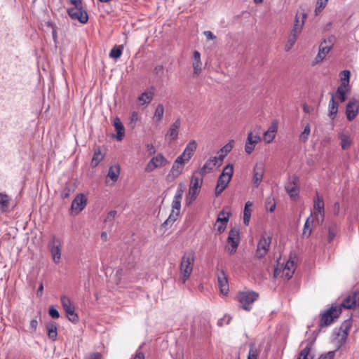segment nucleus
I'll use <instances>...</instances> for the list:
<instances>
[{
  "label": "nucleus",
  "instance_id": "1",
  "mask_svg": "<svg viewBox=\"0 0 359 359\" xmlns=\"http://www.w3.org/2000/svg\"><path fill=\"white\" fill-rule=\"evenodd\" d=\"M351 327V319H347L343 322L338 329H335L333 333L332 341L336 344V349L322 354L318 359H334L335 352L345 344Z\"/></svg>",
  "mask_w": 359,
  "mask_h": 359
},
{
  "label": "nucleus",
  "instance_id": "2",
  "mask_svg": "<svg viewBox=\"0 0 359 359\" xmlns=\"http://www.w3.org/2000/svg\"><path fill=\"white\" fill-rule=\"evenodd\" d=\"M186 189L184 183L180 182L177 185V188L172 202V211L168 218L163 223L162 226H165L172 225L177 219L181 209V203L182 196Z\"/></svg>",
  "mask_w": 359,
  "mask_h": 359
},
{
  "label": "nucleus",
  "instance_id": "3",
  "mask_svg": "<svg viewBox=\"0 0 359 359\" xmlns=\"http://www.w3.org/2000/svg\"><path fill=\"white\" fill-rule=\"evenodd\" d=\"M194 261L195 254L193 251H187L184 253L180 264V280L182 283H185L190 278L193 271Z\"/></svg>",
  "mask_w": 359,
  "mask_h": 359
},
{
  "label": "nucleus",
  "instance_id": "4",
  "mask_svg": "<svg viewBox=\"0 0 359 359\" xmlns=\"http://www.w3.org/2000/svg\"><path fill=\"white\" fill-rule=\"evenodd\" d=\"M233 173V166L232 164H228L224 167L222 172L219 176L217 186L215 187V194L216 196H219L226 189L229 183Z\"/></svg>",
  "mask_w": 359,
  "mask_h": 359
},
{
  "label": "nucleus",
  "instance_id": "5",
  "mask_svg": "<svg viewBox=\"0 0 359 359\" xmlns=\"http://www.w3.org/2000/svg\"><path fill=\"white\" fill-rule=\"evenodd\" d=\"M259 294L255 291H243L238 294L239 306L245 311H250L252 304L257 300Z\"/></svg>",
  "mask_w": 359,
  "mask_h": 359
},
{
  "label": "nucleus",
  "instance_id": "6",
  "mask_svg": "<svg viewBox=\"0 0 359 359\" xmlns=\"http://www.w3.org/2000/svg\"><path fill=\"white\" fill-rule=\"evenodd\" d=\"M203 184V177H199L195 174L192 175L188 194L186 196V201L188 205L191 204L196 198L199 194L200 189Z\"/></svg>",
  "mask_w": 359,
  "mask_h": 359
},
{
  "label": "nucleus",
  "instance_id": "7",
  "mask_svg": "<svg viewBox=\"0 0 359 359\" xmlns=\"http://www.w3.org/2000/svg\"><path fill=\"white\" fill-rule=\"evenodd\" d=\"M340 306H332L321 313V318L319 327H323L330 325L335 318H337L341 313Z\"/></svg>",
  "mask_w": 359,
  "mask_h": 359
},
{
  "label": "nucleus",
  "instance_id": "8",
  "mask_svg": "<svg viewBox=\"0 0 359 359\" xmlns=\"http://www.w3.org/2000/svg\"><path fill=\"white\" fill-rule=\"evenodd\" d=\"M53 261L57 264L60 262L62 255V243L60 238L53 236L48 245Z\"/></svg>",
  "mask_w": 359,
  "mask_h": 359
},
{
  "label": "nucleus",
  "instance_id": "9",
  "mask_svg": "<svg viewBox=\"0 0 359 359\" xmlns=\"http://www.w3.org/2000/svg\"><path fill=\"white\" fill-rule=\"evenodd\" d=\"M334 45V39L333 37H329L327 39H325L319 46V51L316 57H315V64H318L321 62L327 54L330 51Z\"/></svg>",
  "mask_w": 359,
  "mask_h": 359
},
{
  "label": "nucleus",
  "instance_id": "10",
  "mask_svg": "<svg viewBox=\"0 0 359 359\" xmlns=\"http://www.w3.org/2000/svg\"><path fill=\"white\" fill-rule=\"evenodd\" d=\"M271 236H268L266 233L262 234L257 243L256 257L258 258L264 257L268 252L271 243Z\"/></svg>",
  "mask_w": 359,
  "mask_h": 359
},
{
  "label": "nucleus",
  "instance_id": "11",
  "mask_svg": "<svg viewBox=\"0 0 359 359\" xmlns=\"http://www.w3.org/2000/svg\"><path fill=\"white\" fill-rule=\"evenodd\" d=\"M325 203L322 196L316 194V197L313 200L314 216L318 224H322L325 218Z\"/></svg>",
  "mask_w": 359,
  "mask_h": 359
},
{
  "label": "nucleus",
  "instance_id": "12",
  "mask_svg": "<svg viewBox=\"0 0 359 359\" xmlns=\"http://www.w3.org/2000/svg\"><path fill=\"white\" fill-rule=\"evenodd\" d=\"M60 301L69 320L72 323L78 322L79 316L75 313L74 306L72 304L70 299L63 295L61 297Z\"/></svg>",
  "mask_w": 359,
  "mask_h": 359
},
{
  "label": "nucleus",
  "instance_id": "13",
  "mask_svg": "<svg viewBox=\"0 0 359 359\" xmlns=\"http://www.w3.org/2000/svg\"><path fill=\"white\" fill-rule=\"evenodd\" d=\"M240 242L239 231L236 228L231 229L229 232L227 238L228 245L226 250L231 254H234Z\"/></svg>",
  "mask_w": 359,
  "mask_h": 359
},
{
  "label": "nucleus",
  "instance_id": "14",
  "mask_svg": "<svg viewBox=\"0 0 359 359\" xmlns=\"http://www.w3.org/2000/svg\"><path fill=\"white\" fill-rule=\"evenodd\" d=\"M295 271L294 262L290 259L287 261L282 269L276 268L274 270L275 277L285 278L286 280L290 279Z\"/></svg>",
  "mask_w": 359,
  "mask_h": 359
},
{
  "label": "nucleus",
  "instance_id": "15",
  "mask_svg": "<svg viewBox=\"0 0 359 359\" xmlns=\"http://www.w3.org/2000/svg\"><path fill=\"white\" fill-rule=\"evenodd\" d=\"M67 13L72 20H77L82 24H86L88 20L87 12L81 6H74L67 9Z\"/></svg>",
  "mask_w": 359,
  "mask_h": 359
},
{
  "label": "nucleus",
  "instance_id": "16",
  "mask_svg": "<svg viewBox=\"0 0 359 359\" xmlns=\"http://www.w3.org/2000/svg\"><path fill=\"white\" fill-rule=\"evenodd\" d=\"M168 163V161L165 158V156L162 154H158L148 162L145 167V172H151L156 168L163 167Z\"/></svg>",
  "mask_w": 359,
  "mask_h": 359
},
{
  "label": "nucleus",
  "instance_id": "17",
  "mask_svg": "<svg viewBox=\"0 0 359 359\" xmlns=\"http://www.w3.org/2000/svg\"><path fill=\"white\" fill-rule=\"evenodd\" d=\"M359 306V291L355 290L348 294L342 301L340 307L351 309Z\"/></svg>",
  "mask_w": 359,
  "mask_h": 359
},
{
  "label": "nucleus",
  "instance_id": "18",
  "mask_svg": "<svg viewBox=\"0 0 359 359\" xmlns=\"http://www.w3.org/2000/svg\"><path fill=\"white\" fill-rule=\"evenodd\" d=\"M184 167V163L178 161L177 159H175L172 164L171 170L166 176V180L169 182L175 181V180L177 178L180 176V175L182 172Z\"/></svg>",
  "mask_w": 359,
  "mask_h": 359
},
{
  "label": "nucleus",
  "instance_id": "19",
  "mask_svg": "<svg viewBox=\"0 0 359 359\" xmlns=\"http://www.w3.org/2000/svg\"><path fill=\"white\" fill-rule=\"evenodd\" d=\"M229 216L230 213L225 212L224 210L219 213L215 226L219 233L225 231L229 219Z\"/></svg>",
  "mask_w": 359,
  "mask_h": 359
},
{
  "label": "nucleus",
  "instance_id": "20",
  "mask_svg": "<svg viewBox=\"0 0 359 359\" xmlns=\"http://www.w3.org/2000/svg\"><path fill=\"white\" fill-rule=\"evenodd\" d=\"M358 101L355 98H351L346 105V114L348 121L353 120L358 113Z\"/></svg>",
  "mask_w": 359,
  "mask_h": 359
},
{
  "label": "nucleus",
  "instance_id": "21",
  "mask_svg": "<svg viewBox=\"0 0 359 359\" xmlns=\"http://www.w3.org/2000/svg\"><path fill=\"white\" fill-rule=\"evenodd\" d=\"M307 17L306 13H301L299 12L296 14L294 23L293 28L292 29L290 33H292L293 34L298 35L302 32V28L304 27L305 20Z\"/></svg>",
  "mask_w": 359,
  "mask_h": 359
},
{
  "label": "nucleus",
  "instance_id": "22",
  "mask_svg": "<svg viewBox=\"0 0 359 359\" xmlns=\"http://www.w3.org/2000/svg\"><path fill=\"white\" fill-rule=\"evenodd\" d=\"M261 141V137L257 135H253L250 132L245 142V151L248 154H250L255 149V144Z\"/></svg>",
  "mask_w": 359,
  "mask_h": 359
},
{
  "label": "nucleus",
  "instance_id": "23",
  "mask_svg": "<svg viewBox=\"0 0 359 359\" xmlns=\"http://www.w3.org/2000/svg\"><path fill=\"white\" fill-rule=\"evenodd\" d=\"M181 126V120L180 118H177L174 123L170 126L166 135L165 138L169 139L170 141L175 140L178 137L179 129Z\"/></svg>",
  "mask_w": 359,
  "mask_h": 359
},
{
  "label": "nucleus",
  "instance_id": "24",
  "mask_svg": "<svg viewBox=\"0 0 359 359\" xmlns=\"http://www.w3.org/2000/svg\"><path fill=\"white\" fill-rule=\"evenodd\" d=\"M264 174V168L262 163H257L253 169V184L257 188L262 181Z\"/></svg>",
  "mask_w": 359,
  "mask_h": 359
},
{
  "label": "nucleus",
  "instance_id": "25",
  "mask_svg": "<svg viewBox=\"0 0 359 359\" xmlns=\"http://www.w3.org/2000/svg\"><path fill=\"white\" fill-rule=\"evenodd\" d=\"M218 285L220 289V292L223 295H226L229 292V282L226 273L224 271H221L217 274Z\"/></svg>",
  "mask_w": 359,
  "mask_h": 359
},
{
  "label": "nucleus",
  "instance_id": "26",
  "mask_svg": "<svg viewBox=\"0 0 359 359\" xmlns=\"http://www.w3.org/2000/svg\"><path fill=\"white\" fill-rule=\"evenodd\" d=\"M87 199L83 194L77 195L72 203L71 208L77 213L82 211L86 205Z\"/></svg>",
  "mask_w": 359,
  "mask_h": 359
},
{
  "label": "nucleus",
  "instance_id": "27",
  "mask_svg": "<svg viewBox=\"0 0 359 359\" xmlns=\"http://www.w3.org/2000/svg\"><path fill=\"white\" fill-rule=\"evenodd\" d=\"M299 178L297 176H293L285 184V190L291 198H294L298 195L297 184Z\"/></svg>",
  "mask_w": 359,
  "mask_h": 359
},
{
  "label": "nucleus",
  "instance_id": "28",
  "mask_svg": "<svg viewBox=\"0 0 359 359\" xmlns=\"http://www.w3.org/2000/svg\"><path fill=\"white\" fill-rule=\"evenodd\" d=\"M278 130V123L274 121L271 123L268 130L264 133V140L266 143H271L275 138Z\"/></svg>",
  "mask_w": 359,
  "mask_h": 359
},
{
  "label": "nucleus",
  "instance_id": "29",
  "mask_svg": "<svg viewBox=\"0 0 359 359\" xmlns=\"http://www.w3.org/2000/svg\"><path fill=\"white\" fill-rule=\"evenodd\" d=\"M217 164V157L214 156L212 158H209L203 165V166L200 170V174L201 176L205 175L207 173L210 172L215 166Z\"/></svg>",
  "mask_w": 359,
  "mask_h": 359
},
{
  "label": "nucleus",
  "instance_id": "30",
  "mask_svg": "<svg viewBox=\"0 0 359 359\" xmlns=\"http://www.w3.org/2000/svg\"><path fill=\"white\" fill-rule=\"evenodd\" d=\"M201 53L198 50H194L193 53V62L192 66L194 68V74L196 76H198L201 72Z\"/></svg>",
  "mask_w": 359,
  "mask_h": 359
},
{
  "label": "nucleus",
  "instance_id": "31",
  "mask_svg": "<svg viewBox=\"0 0 359 359\" xmlns=\"http://www.w3.org/2000/svg\"><path fill=\"white\" fill-rule=\"evenodd\" d=\"M114 126L116 130L115 138L117 141H121L125 135V128L118 117L114 119Z\"/></svg>",
  "mask_w": 359,
  "mask_h": 359
},
{
  "label": "nucleus",
  "instance_id": "32",
  "mask_svg": "<svg viewBox=\"0 0 359 359\" xmlns=\"http://www.w3.org/2000/svg\"><path fill=\"white\" fill-rule=\"evenodd\" d=\"M46 328L48 338L53 341H55L57 337V324L55 322H48L46 325Z\"/></svg>",
  "mask_w": 359,
  "mask_h": 359
},
{
  "label": "nucleus",
  "instance_id": "33",
  "mask_svg": "<svg viewBox=\"0 0 359 359\" xmlns=\"http://www.w3.org/2000/svg\"><path fill=\"white\" fill-rule=\"evenodd\" d=\"M11 197L5 193H0V210L6 212L9 210Z\"/></svg>",
  "mask_w": 359,
  "mask_h": 359
},
{
  "label": "nucleus",
  "instance_id": "34",
  "mask_svg": "<svg viewBox=\"0 0 359 359\" xmlns=\"http://www.w3.org/2000/svg\"><path fill=\"white\" fill-rule=\"evenodd\" d=\"M329 116L330 118L334 119L338 112L339 104L334 100V95L332 94V97L329 102Z\"/></svg>",
  "mask_w": 359,
  "mask_h": 359
},
{
  "label": "nucleus",
  "instance_id": "35",
  "mask_svg": "<svg viewBox=\"0 0 359 359\" xmlns=\"http://www.w3.org/2000/svg\"><path fill=\"white\" fill-rule=\"evenodd\" d=\"M252 206V203L248 201L245 204L243 210V223L245 225L248 226L250 221L252 210L250 208Z\"/></svg>",
  "mask_w": 359,
  "mask_h": 359
},
{
  "label": "nucleus",
  "instance_id": "36",
  "mask_svg": "<svg viewBox=\"0 0 359 359\" xmlns=\"http://www.w3.org/2000/svg\"><path fill=\"white\" fill-rule=\"evenodd\" d=\"M154 97V93L151 91L144 92L138 97V102L140 105L147 104L151 102Z\"/></svg>",
  "mask_w": 359,
  "mask_h": 359
},
{
  "label": "nucleus",
  "instance_id": "37",
  "mask_svg": "<svg viewBox=\"0 0 359 359\" xmlns=\"http://www.w3.org/2000/svg\"><path fill=\"white\" fill-rule=\"evenodd\" d=\"M120 174V166L114 165L109 168L107 177H109L113 182H116L118 179Z\"/></svg>",
  "mask_w": 359,
  "mask_h": 359
},
{
  "label": "nucleus",
  "instance_id": "38",
  "mask_svg": "<svg viewBox=\"0 0 359 359\" xmlns=\"http://www.w3.org/2000/svg\"><path fill=\"white\" fill-rule=\"evenodd\" d=\"M350 77H351V72L349 70H344L340 74V78L341 83L339 86L341 87H345V88H351L349 85L350 81Z\"/></svg>",
  "mask_w": 359,
  "mask_h": 359
},
{
  "label": "nucleus",
  "instance_id": "39",
  "mask_svg": "<svg viewBox=\"0 0 359 359\" xmlns=\"http://www.w3.org/2000/svg\"><path fill=\"white\" fill-rule=\"evenodd\" d=\"M104 155L101 153L100 149H96L94 151L93 156L91 161V165L93 167H96L98 164L103 160Z\"/></svg>",
  "mask_w": 359,
  "mask_h": 359
},
{
  "label": "nucleus",
  "instance_id": "40",
  "mask_svg": "<svg viewBox=\"0 0 359 359\" xmlns=\"http://www.w3.org/2000/svg\"><path fill=\"white\" fill-rule=\"evenodd\" d=\"M351 91V88H345L339 86L337 90V95L339 97V100L344 102L346 100V94Z\"/></svg>",
  "mask_w": 359,
  "mask_h": 359
},
{
  "label": "nucleus",
  "instance_id": "41",
  "mask_svg": "<svg viewBox=\"0 0 359 359\" xmlns=\"http://www.w3.org/2000/svg\"><path fill=\"white\" fill-rule=\"evenodd\" d=\"M311 217H312V214H311L310 216L306 219V222L304 226L303 236H306L307 238L310 236V235L312 232V229L310 226V224H311V223L313 222V219H311Z\"/></svg>",
  "mask_w": 359,
  "mask_h": 359
},
{
  "label": "nucleus",
  "instance_id": "42",
  "mask_svg": "<svg viewBox=\"0 0 359 359\" xmlns=\"http://www.w3.org/2000/svg\"><path fill=\"white\" fill-rule=\"evenodd\" d=\"M164 114V107L162 104H158L156 108L155 113L154 115V120L156 122H159L162 120Z\"/></svg>",
  "mask_w": 359,
  "mask_h": 359
},
{
  "label": "nucleus",
  "instance_id": "43",
  "mask_svg": "<svg viewBox=\"0 0 359 359\" xmlns=\"http://www.w3.org/2000/svg\"><path fill=\"white\" fill-rule=\"evenodd\" d=\"M123 49V46H115L111 50L109 53V57L113 59L119 58L122 55Z\"/></svg>",
  "mask_w": 359,
  "mask_h": 359
},
{
  "label": "nucleus",
  "instance_id": "44",
  "mask_svg": "<svg viewBox=\"0 0 359 359\" xmlns=\"http://www.w3.org/2000/svg\"><path fill=\"white\" fill-rule=\"evenodd\" d=\"M339 138L341 140V147L342 149H347L351 144V140L349 136L345 134H341L339 135Z\"/></svg>",
  "mask_w": 359,
  "mask_h": 359
},
{
  "label": "nucleus",
  "instance_id": "45",
  "mask_svg": "<svg viewBox=\"0 0 359 359\" xmlns=\"http://www.w3.org/2000/svg\"><path fill=\"white\" fill-rule=\"evenodd\" d=\"M337 227L336 224H333L330 226H329L328 237H327V240H328L329 243L332 242L334 240V238H335V236L337 235Z\"/></svg>",
  "mask_w": 359,
  "mask_h": 359
},
{
  "label": "nucleus",
  "instance_id": "46",
  "mask_svg": "<svg viewBox=\"0 0 359 359\" xmlns=\"http://www.w3.org/2000/svg\"><path fill=\"white\" fill-rule=\"evenodd\" d=\"M197 144L195 140H191L186 146L185 151L189 155H194V151L196 150Z\"/></svg>",
  "mask_w": 359,
  "mask_h": 359
},
{
  "label": "nucleus",
  "instance_id": "47",
  "mask_svg": "<svg viewBox=\"0 0 359 359\" xmlns=\"http://www.w3.org/2000/svg\"><path fill=\"white\" fill-rule=\"evenodd\" d=\"M310 133H311V127H310V125L309 123H307L305 126L304 130L300 135V138L302 142H306L308 140L309 135Z\"/></svg>",
  "mask_w": 359,
  "mask_h": 359
},
{
  "label": "nucleus",
  "instance_id": "48",
  "mask_svg": "<svg viewBox=\"0 0 359 359\" xmlns=\"http://www.w3.org/2000/svg\"><path fill=\"white\" fill-rule=\"evenodd\" d=\"M233 140H231L219 151V153H223L226 156L231 151L233 147Z\"/></svg>",
  "mask_w": 359,
  "mask_h": 359
},
{
  "label": "nucleus",
  "instance_id": "49",
  "mask_svg": "<svg viewBox=\"0 0 359 359\" xmlns=\"http://www.w3.org/2000/svg\"><path fill=\"white\" fill-rule=\"evenodd\" d=\"M310 348L307 346L304 347L300 352L297 359H312L309 358Z\"/></svg>",
  "mask_w": 359,
  "mask_h": 359
},
{
  "label": "nucleus",
  "instance_id": "50",
  "mask_svg": "<svg viewBox=\"0 0 359 359\" xmlns=\"http://www.w3.org/2000/svg\"><path fill=\"white\" fill-rule=\"evenodd\" d=\"M266 208L271 212L274 211V210L276 208V203L273 198L269 197L266 199Z\"/></svg>",
  "mask_w": 359,
  "mask_h": 359
},
{
  "label": "nucleus",
  "instance_id": "51",
  "mask_svg": "<svg viewBox=\"0 0 359 359\" xmlns=\"http://www.w3.org/2000/svg\"><path fill=\"white\" fill-rule=\"evenodd\" d=\"M192 157L191 155H189L187 152H186L185 150H184L183 153L180 155L176 159H177L180 161H182L184 164L189 161L191 158Z\"/></svg>",
  "mask_w": 359,
  "mask_h": 359
},
{
  "label": "nucleus",
  "instance_id": "52",
  "mask_svg": "<svg viewBox=\"0 0 359 359\" xmlns=\"http://www.w3.org/2000/svg\"><path fill=\"white\" fill-rule=\"evenodd\" d=\"M258 352L256 347L254 345L250 346L248 359H257Z\"/></svg>",
  "mask_w": 359,
  "mask_h": 359
},
{
  "label": "nucleus",
  "instance_id": "53",
  "mask_svg": "<svg viewBox=\"0 0 359 359\" xmlns=\"http://www.w3.org/2000/svg\"><path fill=\"white\" fill-rule=\"evenodd\" d=\"M49 316L55 319H57L60 317L59 311L53 306H50L48 310Z\"/></svg>",
  "mask_w": 359,
  "mask_h": 359
},
{
  "label": "nucleus",
  "instance_id": "54",
  "mask_svg": "<svg viewBox=\"0 0 359 359\" xmlns=\"http://www.w3.org/2000/svg\"><path fill=\"white\" fill-rule=\"evenodd\" d=\"M117 215V212L116 210H111L108 214L105 219L106 222L113 223L115 217Z\"/></svg>",
  "mask_w": 359,
  "mask_h": 359
},
{
  "label": "nucleus",
  "instance_id": "55",
  "mask_svg": "<svg viewBox=\"0 0 359 359\" xmlns=\"http://www.w3.org/2000/svg\"><path fill=\"white\" fill-rule=\"evenodd\" d=\"M142 345L143 344L140 346L139 348L137 349L133 359H144V355L141 351Z\"/></svg>",
  "mask_w": 359,
  "mask_h": 359
},
{
  "label": "nucleus",
  "instance_id": "56",
  "mask_svg": "<svg viewBox=\"0 0 359 359\" xmlns=\"http://www.w3.org/2000/svg\"><path fill=\"white\" fill-rule=\"evenodd\" d=\"M38 327V321L35 319H33L29 323V328L31 330V332H34Z\"/></svg>",
  "mask_w": 359,
  "mask_h": 359
},
{
  "label": "nucleus",
  "instance_id": "57",
  "mask_svg": "<svg viewBox=\"0 0 359 359\" xmlns=\"http://www.w3.org/2000/svg\"><path fill=\"white\" fill-rule=\"evenodd\" d=\"M70 189L68 188V187H65L62 191V193H61V196L62 198H68L70 195Z\"/></svg>",
  "mask_w": 359,
  "mask_h": 359
},
{
  "label": "nucleus",
  "instance_id": "58",
  "mask_svg": "<svg viewBox=\"0 0 359 359\" xmlns=\"http://www.w3.org/2000/svg\"><path fill=\"white\" fill-rule=\"evenodd\" d=\"M147 150L149 155H153L156 153V149L152 144H147Z\"/></svg>",
  "mask_w": 359,
  "mask_h": 359
},
{
  "label": "nucleus",
  "instance_id": "59",
  "mask_svg": "<svg viewBox=\"0 0 359 359\" xmlns=\"http://www.w3.org/2000/svg\"><path fill=\"white\" fill-rule=\"evenodd\" d=\"M298 35L293 34L292 33H290L288 37V43H295Z\"/></svg>",
  "mask_w": 359,
  "mask_h": 359
},
{
  "label": "nucleus",
  "instance_id": "60",
  "mask_svg": "<svg viewBox=\"0 0 359 359\" xmlns=\"http://www.w3.org/2000/svg\"><path fill=\"white\" fill-rule=\"evenodd\" d=\"M203 34L209 39L214 40L216 39V36L210 31H205Z\"/></svg>",
  "mask_w": 359,
  "mask_h": 359
},
{
  "label": "nucleus",
  "instance_id": "61",
  "mask_svg": "<svg viewBox=\"0 0 359 359\" xmlns=\"http://www.w3.org/2000/svg\"><path fill=\"white\" fill-rule=\"evenodd\" d=\"M154 72L156 74H163V65H157L154 67Z\"/></svg>",
  "mask_w": 359,
  "mask_h": 359
},
{
  "label": "nucleus",
  "instance_id": "62",
  "mask_svg": "<svg viewBox=\"0 0 359 359\" xmlns=\"http://www.w3.org/2000/svg\"><path fill=\"white\" fill-rule=\"evenodd\" d=\"M340 210V203L339 202H335L333 205V211L334 215H338Z\"/></svg>",
  "mask_w": 359,
  "mask_h": 359
},
{
  "label": "nucleus",
  "instance_id": "63",
  "mask_svg": "<svg viewBox=\"0 0 359 359\" xmlns=\"http://www.w3.org/2000/svg\"><path fill=\"white\" fill-rule=\"evenodd\" d=\"M138 119V114L137 112L133 111L130 116V122L131 123H136Z\"/></svg>",
  "mask_w": 359,
  "mask_h": 359
},
{
  "label": "nucleus",
  "instance_id": "64",
  "mask_svg": "<svg viewBox=\"0 0 359 359\" xmlns=\"http://www.w3.org/2000/svg\"><path fill=\"white\" fill-rule=\"evenodd\" d=\"M326 5H322L320 6V4H317L316 5V9H315V13H316V15H318L319 13H320L323 8L325 7Z\"/></svg>",
  "mask_w": 359,
  "mask_h": 359
}]
</instances>
